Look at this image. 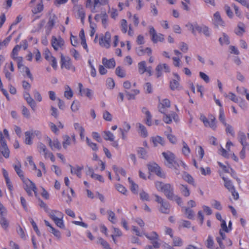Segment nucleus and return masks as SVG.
<instances>
[{"mask_svg":"<svg viewBox=\"0 0 249 249\" xmlns=\"http://www.w3.org/2000/svg\"><path fill=\"white\" fill-rule=\"evenodd\" d=\"M205 245L208 249H213L214 246V241L213 237L209 235L207 240L205 242Z\"/></svg>","mask_w":249,"mask_h":249,"instance_id":"680f3d73","label":"nucleus"},{"mask_svg":"<svg viewBox=\"0 0 249 249\" xmlns=\"http://www.w3.org/2000/svg\"><path fill=\"white\" fill-rule=\"evenodd\" d=\"M149 33L151 37V40L153 43L164 42L165 38L164 35L161 33H157L156 30L152 26L149 27Z\"/></svg>","mask_w":249,"mask_h":249,"instance_id":"6e6552de","label":"nucleus"},{"mask_svg":"<svg viewBox=\"0 0 249 249\" xmlns=\"http://www.w3.org/2000/svg\"><path fill=\"white\" fill-rule=\"evenodd\" d=\"M3 71L6 78L8 80H10L12 78L11 72L14 71V64L12 62L5 64Z\"/></svg>","mask_w":249,"mask_h":249,"instance_id":"4be33fe9","label":"nucleus"},{"mask_svg":"<svg viewBox=\"0 0 249 249\" xmlns=\"http://www.w3.org/2000/svg\"><path fill=\"white\" fill-rule=\"evenodd\" d=\"M153 245H147L145 247L144 249H156L160 247V243L157 241H155L152 242Z\"/></svg>","mask_w":249,"mask_h":249,"instance_id":"338daca9","label":"nucleus"},{"mask_svg":"<svg viewBox=\"0 0 249 249\" xmlns=\"http://www.w3.org/2000/svg\"><path fill=\"white\" fill-rule=\"evenodd\" d=\"M171 106L170 101L168 99H164L160 100L159 99V103L158 106V108L160 112L165 114L167 109L170 108Z\"/></svg>","mask_w":249,"mask_h":249,"instance_id":"a211bd4d","label":"nucleus"},{"mask_svg":"<svg viewBox=\"0 0 249 249\" xmlns=\"http://www.w3.org/2000/svg\"><path fill=\"white\" fill-rule=\"evenodd\" d=\"M40 138L41 132L38 130L31 129L25 132L24 142L27 145H32L33 143V140L35 137Z\"/></svg>","mask_w":249,"mask_h":249,"instance_id":"0eeeda50","label":"nucleus"},{"mask_svg":"<svg viewBox=\"0 0 249 249\" xmlns=\"http://www.w3.org/2000/svg\"><path fill=\"white\" fill-rule=\"evenodd\" d=\"M142 111L146 115L145 124L148 126H151L152 125V116L150 112L146 107H143Z\"/></svg>","mask_w":249,"mask_h":249,"instance_id":"4c0bfd02","label":"nucleus"},{"mask_svg":"<svg viewBox=\"0 0 249 249\" xmlns=\"http://www.w3.org/2000/svg\"><path fill=\"white\" fill-rule=\"evenodd\" d=\"M102 63L107 69H114L116 65L115 60L113 58L107 59L106 57L102 58Z\"/></svg>","mask_w":249,"mask_h":249,"instance_id":"7c9ffc66","label":"nucleus"},{"mask_svg":"<svg viewBox=\"0 0 249 249\" xmlns=\"http://www.w3.org/2000/svg\"><path fill=\"white\" fill-rule=\"evenodd\" d=\"M128 180L130 184L131 191L134 194H137L139 188L138 185L136 184L130 177L128 178Z\"/></svg>","mask_w":249,"mask_h":249,"instance_id":"8fccbe9b","label":"nucleus"},{"mask_svg":"<svg viewBox=\"0 0 249 249\" xmlns=\"http://www.w3.org/2000/svg\"><path fill=\"white\" fill-rule=\"evenodd\" d=\"M103 137L106 141H109L111 143V145L117 149L119 148V144L118 141H115V137L113 133L109 131H105L103 132Z\"/></svg>","mask_w":249,"mask_h":249,"instance_id":"aec40b11","label":"nucleus"},{"mask_svg":"<svg viewBox=\"0 0 249 249\" xmlns=\"http://www.w3.org/2000/svg\"><path fill=\"white\" fill-rule=\"evenodd\" d=\"M199 119L206 127L211 128L213 130L216 129L217 127V121L214 115L210 113L207 117L204 114H201Z\"/></svg>","mask_w":249,"mask_h":249,"instance_id":"39448f33","label":"nucleus"},{"mask_svg":"<svg viewBox=\"0 0 249 249\" xmlns=\"http://www.w3.org/2000/svg\"><path fill=\"white\" fill-rule=\"evenodd\" d=\"M6 209L2 204L0 203V223L2 227L4 229H7L9 226V223L5 218V216L6 215Z\"/></svg>","mask_w":249,"mask_h":249,"instance_id":"f3484780","label":"nucleus"},{"mask_svg":"<svg viewBox=\"0 0 249 249\" xmlns=\"http://www.w3.org/2000/svg\"><path fill=\"white\" fill-rule=\"evenodd\" d=\"M36 0H31L29 4L30 6L32 7V12L34 15L41 13L44 9V5L42 0L36 6L33 7L32 4Z\"/></svg>","mask_w":249,"mask_h":249,"instance_id":"a878e982","label":"nucleus"},{"mask_svg":"<svg viewBox=\"0 0 249 249\" xmlns=\"http://www.w3.org/2000/svg\"><path fill=\"white\" fill-rule=\"evenodd\" d=\"M173 239V245L174 246L176 247H180L183 244V241L182 239L177 236H173V238H172Z\"/></svg>","mask_w":249,"mask_h":249,"instance_id":"13d9d810","label":"nucleus"},{"mask_svg":"<svg viewBox=\"0 0 249 249\" xmlns=\"http://www.w3.org/2000/svg\"><path fill=\"white\" fill-rule=\"evenodd\" d=\"M99 18H101L102 24L106 27L107 24L108 16L106 13L98 14L95 16V19L97 20Z\"/></svg>","mask_w":249,"mask_h":249,"instance_id":"49530a36","label":"nucleus"},{"mask_svg":"<svg viewBox=\"0 0 249 249\" xmlns=\"http://www.w3.org/2000/svg\"><path fill=\"white\" fill-rule=\"evenodd\" d=\"M155 201L160 205V211L163 213L168 214L170 212V204L168 202L164 201V199L157 195H155Z\"/></svg>","mask_w":249,"mask_h":249,"instance_id":"f8f14e48","label":"nucleus"},{"mask_svg":"<svg viewBox=\"0 0 249 249\" xmlns=\"http://www.w3.org/2000/svg\"><path fill=\"white\" fill-rule=\"evenodd\" d=\"M136 52L139 56L144 55L145 54L150 56L152 54V50L149 47L144 48L142 46H140L136 48Z\"/></svg>","mask_w":249,"mask_h":249,"instance_id":"c756f323","label":"nucleus"},{"mask_svg":"<svg viewBox=\"0 0 249 249\" xmlns=\"http://www.w3.org/2000/svg\"><path fill=\"white\" fill-rule=\"evenodd\" d=\"M107 213L108 215V220L113 224H116L117 222V218L115 213L111 210H109L107 211Z\"/></svg>","mask_w":249,"mask_h":249,"instance_id":"79ce46f5","label":"nucleus"},{"mask_svg":"<svg viewBox=\"0 0 249 249\" xmlns=\"http://www.w3.org/2000/svg\"><path fill=\"white\" fill-rule=\"evenodd\" d=\"M128 26L126 19H122L120 21V29L123 34H126L127 32Z\"/></svg>","mask_w":249,"mask_h":249,"instance_id":"3c124183","label":"nucleus"},{"mask_svg":"<svg viewBox=\"0 0 249 249\" xmlns=\"http://www.w3.org/2000/svg\"><path fill=\"white\" fill-rule=\"evenodd\" d=\"M187 27L190 26L192 27V32L195 33V32L197 31L199 33H203L206 36H209L210 33L209 28L206 26H202L200 27L198 26H195L193 27L192 24H187L186 25Z\"/></svg>","mask_w":249,"mask_h":249,"instance_id":"393cba45","label":"nucleus"},{"mask_svg":"<svg viewBox=\"0 0 249 249\" xmlns=\"http://www.w3.org/2000/svg\"><path fill=\"white\" fill-rule=\"evenodd\" d=\"M245 25L243 23H239L237 26V29L235 31V34L238 36H242L245 32Z\"/></svg>","mask_w":249,"mask_h":249,"instance_id":"5fc2aeb1","label":"nucleus"},{"mask_svg":"<svg viewBox=\"0 0 249 249\" xmlns=\"http://www.w3.org/2000/svg\"><path fill=\"white\" fill-rule=\"evenodd\" d=\"M107 3L108 0H93V2L91 0H87L86 5L92 13H95L97 12L96 7L99 5H105Z\"/></svg>","mask_w":249,"mask_h":249,"instance_id":"9d476101","label":"nucleus"},{"mask_svg":"<svg viewBox=\"0 0 249 249\" xmlns=\"http://www.w3.org/2000/svg\"><path fill=\"white\" fill-rule=\"evenodd\" d=\"M57 19V17L55 15H53L52 16H51L49 18V20L47 23L46 27L49 30H51L52 29V28L53 27V26L55 25L56 20Z\"/></svg>","mask_w":249,"mask_h":249,"instance_id":"c03bdc74","label":"nucleus"},{"mask_svg":"<svg viewBox=\"0 0 249 249\" xmlns=\"http://www.w3.org/2000/svg\"><path fill=\"white\" fill-rule=\"evenodd\" d=\"M63 141L62 142L63 147L66 149L68 146H70L71 144H75L76 142L75 135L74 134L71 135V137L69 136L66 135L63 137Z\"/></svg>","mask_w":249,"mask_h":249,"instance_id":"412c9836","label":"nucleus"},{"mask_svg":"<svg viewBox=\"0 0 249 249\" xmlns=\"http://www.w3.org/2000/svg\"><path fill=\"white\" fill-rule=\"evenodd\" d=\"M44 58L49 62L53 69L56 70L57 69V60L55 57L52 55L51 52L48 48H45L43 52Z\"/></svg>","mask_w":249,"mask_h":249,"instance_id":"9b49d317","label":"nucleus"},{"mask_svg":"<svg viewBox=\"0 0 249 249\" xmlns=\"http://www.w3.org/2000/svg\"><path fill=\"white\" fill-rule=\"evenodd\" d=\"M197 149V157L198 160H201L204 157L205 152L203 147L201 146H198L196 149Z\"/></svg>","mask_w":249,"mask_h":249,"instance_id":"e2e57ef3","label":"nucleus"},{"mask_svg":"<svg viewBox=\"0 0 249 249\" xmlns=\"http://www.w3.org/2000/svg\"><path fill=\"white\" fill-rule=\"evenodd\" d=\"M115 73L118 77L121 78H124L126 76L125 70L120 66H118L116 68Z\"/></svg>","mask_w":249,"mask_h":249,"instance_id":"864d4df0","label":"nucleus"},{"mask_svg":"<svg viewBox=\"0 0 249 249\" xmlns=\"http://www.w3.org/2000/svg\"><path fill=\"white\" fill-rule=\"evenodd\" d=\"M79 36L81 39V44L84 48V49L86 50L87 52H89V49L88 47V45L86 43V39L85 36V33L84 29H82L81 31L79 32Z\"/></svg>","mask_w":249,"mask_h":249,"instance_id":"72a5a7b5","label":"nucleus"},{"mask_svg":"<svg viewBox=\"0 0 249 249\" xmlns=\"http://www.w3.org/2000/svg\"><path fill=\"white\" fill-rule=\"evenodd\" d=\"M49 145L52 150H60L61 148V143L57 139H53L52 140L50 138H47Z\"/></svg>","mask_w":249,"mask_h":249,"instance_id":"5701e85b","label":"nucleus"},{"mask_svg":"<svg viewBox=\"0 0 249 249\" xmlns=\"http://www.w3.org/2000/svg\"><path fill=\"white\" fill-rule=\"evenodd\" d=\"M185 214L188 219H192L194 217L193 211L189 208H185Z\"/></svg>","mask_w":249,"mask_h":249,"instance_id":"774afa93","label":"nucleus"},{"mask_svg":"<svg viewBox=\"0 0 249 249\" xmlns=\"http://www.w3.org/2000/svg\"><path fill=\"white\" fill-rule=\"evenodd\" d=\"M182 178L186 182H187L190 184H191L193 186H196L194 179L188 173L186 172H184L182 176Z\"/></svg>","mask_w":249,"mask_h":249,"instance_id":"a18cd8bd","label":"nucleus"},{"mask_svg":"<svg viewBox=\"0 0 249 249\" xmlns=\"http://www.w3.org/2000/svg\"><path fill=\"white\" fill-rule=\"evenodd\" d=\"M73 126L75 130L79 133L80 138L83 140L85 138V129L79 123H74Z\"/></svg>","mask_w":249,"mask_h":249,"instance_id":"a19ab883","label":"nucleus"},{"mask_svg":"<svg viewBox=\"0 0 249 249\" xmlns=\"http://www.w3.org/2000/svg\"><path fill=\"white\" fill-rule=\"evenodd\" d=\"M220 176L224 180V186L226 189H227L229 190V191L232 190L234 188H235L231 180H230L228 178H225L224 176H222L221 174H220Z\"/></svg>","mask_w":249,"mask_h":249,"instance_id":"f704fd0d","label":"nucleus"},{"mask_svg":"<svg viewBox=\"0 0 249 249\" xmlns=\"http://www.w3.org/2000/svg\"><path fill=\"white\" fill-rule=\"evenodd\" d=\"M155 186L158 191L163 192L167 198L170 200L173 199L174 187L170 184H164L162 182L157 181L155 182Z\"/></svg>","mask_w":249,"mask_h":249,"instance_id":"7ed1b4c3","label":"nucleus"},{"mask_svg":"<svg viewBox=\"0 0 249 249\" xmlns=\"http://www.w3.org/2000/svg\"><path fill=\"white\" fill-rule=\"evenodd\" d=\"M214 23L216 26H223L224 22L222 20L220 13L216 12L213 15Z\"/></svg>","mask_w":249,"mask_h":249,"instance_id":"c9c22d12","label":"nucleus"},{"mask_svg":"<svg viewBox=\"0 0 249 249\" xmlns=\"http://www.w3.org/2000/svg\"><path fill=\"white\" fill-rule=\"evenodd\" d=\"M163 71L165 72H170V68L167 64L165 63L160 64L157 66L156 71L157 77H160L162 75Z\"/></svg>","mask_w":249,"mask_h":249,"instance_id":"b1692460","label":"nucleus"},{"mask_svg":"<svg viewBox=\"0 0 249 249\" xmlns=\"http://www.w3.org/2000/svg\"><path fill=\"white\" fill-rule=\"evenodd\" d=\"M20 48V46L17 45L13 48L11 54V58L17 62L18 67L19 69L23 66V58L21 56H18V53Z\"/></svg>","mask_w":249,"mask_h":249,"instance_id":"ddd939ff","label":"nucleus"},{"mask_svg":"<svg viewBox=\"0 0 249 249\" xmlns=\"http://www.w3.org/2000/svg\"><path fill=\"white\" fill-rule=\"evenodd\" d=\"M219 42L221 45H228L230 43L229 37L225 34H223L222 37L219 39Z\"/></svg>","mask_w":249,"mask_h":249,"instance_id":"052dcab7","label":"nucleus"},{"mask_svg":"<svg viewBox=\"0 0 249 249\" xmlns=\"http://www.w3.org/2000/svg\"><path fill=\"white\" fill-rule=\"evenodd\" d=\"M162 155L164 157V163L165 165L170 168L177 169L180 164L185 166V164L181 160H176V156L174 153L170 151L163 152Z\"/></svg>","mask_w":249,"mask_h":249,"instance_id":"f257e3e1","label":"nucleus"},{"mask_svg":"<svg viewBox=\"0 0 249 249\" xmlns=\"http://www.w3.org/2000/svg\"><path fill=\"white\" fill-rule=\"evenodd\" d=\"M182 154L185 157H188L191 153V150L188 144L182 141V148L181 149Z\"/></svg>","mask_w":249,"mask_h":249,"instance_id":"de8ad7c7","label":"nucleus"},{"mask_svg":"<svg viewBox=\"0 0 249 249\" xmlns=\"http://www.w3.org/2000/svg\"><path fill=\"white\" fill-rule=\"evenodd\" d=\"M111 36L110 32H106L104 36L101 37L99 40L100 45L107 49L109 48L110 46Z\"/></svg>","mask_w":249,"mask_h":249,"instance_id":"dca6fc26","label":"nucleus"},{"mask_svg":"<svg viewBox=\"0 0 249 249\" xmlns=\"http://www.w3.org/2000/svg\"><path fill=\"white\" fill-rule=\"evenodd\" d=\"M86 142L88 145L93 150L96 151L98 150V146L95 143L91 141V140L88 137L86 138Z\"/></svg>","mask_w":249,"mask_h":249,"instance_id":"69168bd1","label":"nucleus"},{"mask_svg":"<svg viewBox=\"0 0 249 249\" xmlns=\"http://www.w3.org/2000/svg\"><path fill=\"white\" fill-rule=\"evenodd\" d=\"M138 71L140 74H143L147 71L146 63L144 61H141L138 63Z\"/></svg>","mask_w":249,"mask_h":249,"instance_id":"6e6d98bb","label":"nucleus"},{"mask_svg":"<svg viewBox=\"0 0 249 249\" xmlns=\"http://www.w3.org/2000/svg\"><path fill=\"white\" fill-rule=\"evenodd\" d=\"M219 234L220 236L216 238V241L220 248L224 249L226 247H230L232 245L231 240L226 237L224 232H222V231H219Z\"/></svg>","mask_w":249,"mask_h":249,"instance_id":"1a4fd4ad","label":"nucleus"},{"mask_svg":"<svg viewBox=\"0 0 249 249\" xmlns=\"http://www.w3.org/2000/svg\"><path fill=\"white\" fill-rule=\"evenodd\" d=\"M70 167L71 173L72 174L76 175L78 178H80L82 175L81 171L83 169V167H80L79 166L73 167L71 165H70Z\"/></svg>","mask_w":249,"mask_h":249,"instance_id":"ea45409f","label":"nucleus"},{"mask_svg":"<svg viewBox=\"0 0 249 249\" xmlns=\"http://www.w3.org/2000/svg\"><path fill=\"white\" fill-rule=\"evenodd\" d=\"M148 168L150 172L155 173L159 177L161 178L165 177V174L157 163L155 162L150 163L148 164Z\"/></svg>","mask_w":249,"mask_h":249,"instance_id":"6ab92c4d","label":"nucleus"},{"mask_svg":"<svg viewBox=\"0 0 249 249\" xmlns=\"http://www.w3.org/2000/svg\"><path fill=\"white\" fill-rule=\"evenodd\" d=\"M48 216L58 228L64 229L65 228L63 213L58 210L50 209L47 213Z\"/></svg>","mask_w":249,"mask_h":249,"instance_id":"f03ea898","label":"nucleus"},{"mask_svg":"<svg viewBox=\"0 0 249 249\" xmlns=\"http://www.w3.org/2000/svg\"><path fill=\"white\" fill-rule=\"evenodd\" d=\"M24 183V188L29 196H33L34 193L35 196L37 197V188L34 183L28 178H25L22 180Z\"/></svg>","mask_w":249,"mask_h":249,"instance_id":"423d86ee","label":"nucleus"},{"mask_svg":"<svg viewBox=\"0 0 249 249\" xmlns=\"http://www.w3.org/2000/svg\"><path fill=\"white\" fill-rule=\"evenodd\" d=\"M51 44L53 49L55 51H57L63 49L65 41L60 36L57 37L53 36L52 37Z\"/></svg>","mask_w":249,"mask_h":249,"instance_id":"4468645a","label":"nucleus"},{"mask_svg":"<svg viewBox=\"0 0 249 249\" xmlns=\"http://www.w3.org/2000/svg\"><path fill=\"white\" fill-rule=\"evenodd\" d=\"M174 75L176 78V79H172L170 82V87L173 90L179 89L180 88L179 83L180 77L177 73H174Z\"/></svg>","mask_w":249,"mask_h":249,"instance_id":"c85d7f7f","label":"nucleus"},{"mask_svg":"<svg viewBox=\"0 0 249 249\" xmlns=\"http://www.w3.org/2000/svg\"><path fill=\"white\" fill-rule=\"evenodd\" d=\"M61 67L62 69L65 68L68 70H71L75 72V67L72 65L71 59L69 57H65L63 54L61 56Z\"/></svg>","mask_w":249,"mask_h":249,"instance_id":"2eb2a0df","label":"nucleus"},{"mask_svg":"<svg viewBox=\"0 0 249 249\" xmlns=\"http://www.w3.org/2000/svg\"><path fill=\"white\" fill-rule=\"evenodd\" d=\"M22 86L24 90V92L23 93L24 98L31 107L32 109L35 111L36 109V104L31 97L29 93V91L31 88V85L27 81L23 80L22 82Z\"/></svg>","mask_w":249,"mask_h":249,"instance_id":"20e7f679","label":"nucleus"},{"mask_svg":"<svg viewBox=\"0 0 249 249\" xmlns=\"http://www.w3.org/2000/svg\"><path fill=\"white\" fill-rule=\"evenodd\" d=\"M13 167L16 173L21 180L25 178L24 175V173L21 170V165L19 161H18L16 164H14Z\"/></svg>","mask_w":249,"mask_h":249,"instance_id":"2f4dec72","label":"nucleus"},{"mask_svg":"<svg viewBox=\"0 0 249 249\" xmlns=\"http://www.w3.org/2000/svg\"><path fill=\"white\" fill-rule=\"evenodd\" d=\"M43 154L45 159H50L53 162L55 161V159L54 156L52 152L49 151L48 150H47Z\"/></svg>","mask_w":249,"mask_h":249,"instance_id":"bf43d9fd","label":"nucleus"},{"mask_svg":"<svg viewBox=\"0 0 249 249\" xmlns=\"http://www.w3.org/2000/svg\"><path fill=\"white\" fill-rule=\"evenodd\" d=\"M78 87L79 89V92L81 95H85L88 97L89 99H91L93 92L92 90L88 88L84 89L83 85L79 83L78 84Z\"/></svg>","mask_w":249,"mask_h":249,"instance_id":"cd10ccee","label":"nucleus"},{"mask_svg":"<svg viewBox=\"0 0 249 249\" xmlns=\"http://www.w3.org/2000/svg\"><path fill=\"white\" fill-rule=\"evenodd\" d=\"M180 193L185 197H188L190 195V191L186 185L180 184L178 186Z\"/></svg>","mask_w":249,"mask_h":249,"instance_id":"e433bc0d","label":"nucleus"},{"mask_svg":"<svg viewBox=\"0 0 249 249\" xmlns=\"http://www.w3.org/2000/svg\"><path fill=\"white\" fill-rule=\"evenodd\" d=\"M112 229L113 231V234L111 235V237L114 243L116 244L117 243L116 237L121 236L122 235V232L119 228L113 227Z\"/></svg>","mask_w":249,"mask_h":249,"instance_id":"37998d69","label":"nucleus"},{"mask_svg":"<svg viewBox=\"0 0 249 249\" xmlns=\"http://www.w3.org/2000/svg\"><path fill=\"white\" fill-rule=\"evenodd\" d=\"M218 119L220 122L223 124L226 125V118L223 108H219Z\"/></svg>","mask_w":249,"mask_h":249,"instance_id":"4d7b16f0","label":"nucleus"},{"mask_svg":"<svg viewBox=\"0 0 249 249\" xmlns=\"http://www.w3.org/2000/svg\"><path fill=\"white\" fill-rule=\"evenodd\" d=\"M64 96L68 99H71L73 96V92L69 86H67L66 87Z\"/></svg>","mask_w":249,"mask_h":249,"instance_id":"0e129e2a","label":"nucleus"},{"mask_svg":"<svg viewBox=\"0 0 249 249\" xmlns=\"http://www.w3.org/2000/svg\"><path fill=\"white\" fill-rule=\"evenodd\" d=\"M238 139L242 146H249L246 142V136L244 133L240 131L238 133Z\"/></svg>","mask_w":249,"mask_h":249,"instance_id":"09e8293b","label":"nucleus"},{"mask_svg":"<svg viewBox=\"0 0 249 249\" xmlns=\"http://www.w3.org/2000/svg\"><path fill=\"white\" fill-rule=\"evenodd\" d=\"M144 235L149 240L154 242L155 241H157L159 242V236L158 234L156 231H152L150 233H145Z\"/></svg>","mask_w":249,"mask_h":249,"instance_id":"58836bf2","label":"nucleus"},{"mask_svg":"<svg viewBox=\"0 0 249 249\" xmlns=\"http://www.w3.org/2000/svg\"><path fill=\"white\" fill-rule=\"evenodd\" d=\"M139 133L143 138H145L148 136V133L145 127L142 124H138Z\"/></svg>","mask_w":249,"mask_h":249,"instance_id":"603ef678","label":"nucleus"},{"mask_svg":"<svg viewBox=\"0 0 249 249\" xmlns=\"http://www.w3.org/2000/svg\"><path fill=\"white\" fill-rule=\"evenodd\" d=\"M164 114L163 120L166 124L171 123L172 119L176 122L179 120L178 114L175 112H172L169 114H166L165 113Z\"/></svg>","mask_w":249,"mask_h":249,"instance_id":"bb28decb","label":"nucleus"},{"mask_svg":"<svg viewBox=\"0 0 249 249\" xmlns=\"http://www.w3.org/2000/svg\"><path fill=\"white\" fill-rule=\"evenodd\" d=\"M151 141L152 142L154 146H157L159 144L163 146L164 144V139L158 135L152 137L151 138Z\"/></svg>","mask_w":249,"mask_h":249,"instance_id":"473e14b6","label":"nucleus"}]
</instances>
